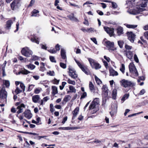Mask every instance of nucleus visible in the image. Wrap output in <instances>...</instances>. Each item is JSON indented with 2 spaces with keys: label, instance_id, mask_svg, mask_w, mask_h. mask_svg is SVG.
Wrapping results in <instances>:
<instances>
[{
  "label": "nucleus",
  "instance_id": "obj_1",
  "mask_svg": "<svg viewBox=\"0 0 148 148\" xmlns=\"http://www.w3.org/2000/svg\"><path fill=\"white\" fill-rule=\"evenodd\" d=\"M121 85L124 88L132 87L134 85V83L131 81L123 79L120 81Z\"/></svg>",
  "mask_w": 148,
  "mask_h": 148
},
{
  "label": "nucleus",
  "instance_id": "obj_2",
  "mask_svg": "<svg viewBox=\"0 0 148 148\" xmlns=\"http://www.w3.org/2000/svg\"><path fill=\"white\" fill-rule=\"evenodd\" d=\"M88 60L92 68L98 69L101 68V66L95 60L91 58H88Z\"/></svg>",
  "mask_w": 148,
  "mask_h": 148
},
{
  "label": "nucleus",
  "instance_id": "obj_3",
  "mask_svg": "<svg viewBox=\"0 0 148 148\" xmlns=\"http://www.w3.org/2000/svg\"><path fill=\"white\" fill-rule=\"evenodd\" d=\"M21 52L23 55L27 57H29L33 53L32 51L28 47L23 48L21 51Z\"/></svg>",
  "mask_w": 148,
  "mask_h": 148
},
{
  "label": "nucleus",
  "instance_id": "obj_4",
  "mask_svg": "<svg viewBox=\"0 0 148 148\" xmlns=\"http://www.w3.org/2000/svg\"><path fill=\"white\" fill-rule=\"evenodd\" d=\"M20 0H14L11 4V7L13 10L19 8L21 5Z\"/></svg>",
  "mask_w": 148,
  "mask_h": 148
},
{
  "label": "nucleus",
  "instance_id": "obj_5",
  "mask_svg": "<svg viewBox=\"0 0 148 148\" xmlns=\"http://www.w3.org/2000/svg\"><path fill=\"white\" fill-rule=\"evenodd\" d=\"M69 75L71 78L74 79H75L77 77V74L76 73L75 71L70 66H69Z\"/></svg>",
  "mask_w": 148,
  "mask_h": 148
},
{
  "label": "nucleus",
  "instance_id": "obj_6",
  "mask_svg": "<svg viewBox=\"0 0 148 148\" xmlns=\"http://www.w3.org/2000/svg\"><path fill=\"white\" fill-rule=\"evenodd\" d=\"M129 70L130 73L135 74L136 76L138 75V71L134 64L133 63L130 64L129 65Z\"/></svg>",
  "mask_w": 148,
  "mask_h": 148
},
{
  "label": "nucleus",
  "instance_id": "obj_7",
  "mask_svg": "<svg viewBox=\"0 0 148 148\" xmlns=\"http://www.w3.org/2000/svg\"><path fill=\"white\" fill-rule=\"evenodd\" d=\"M7 97V93L5 88H0V98L3 99H6Z\"/></svg>",
  "mask_w": 148,
  "mask_h": 148
},
{
  "label": "nucleus",
  "instance_id": "obj_8",
  "mask_svg": "<svg viewBox=\"0 0 148 148\" xmlns=\"http://www.w3.org/2000/svg\"><path fill=\"white\" fill-rule=\"evenodd\" d=\"M75 60L78 66L82 69V70L86 74L88 75V73L86 71V67L84 65V64L81 63L78 60H77L76 59H75Z\"/></svg>",
  "mask_w": 148,
  "mask_h": 148
},
{
  "label": "nucleus",
  "instance_id": "obj_9",
  "mask_svg": "<svg viewBox=\"0 0 148 148\" xmlns=\"http://www.w3.org/2000/svg\"><path fill=\"white\" fill-rule=\"evenodd\" d=\"M128 39L132 42H133L135 38L136 35L132 32H127Z\"/></svg>",
  "mask_w": 148,
  "mask_h": 148
},
{
  "label": "nucleus",
  "instance_id": "obj_10",
  "mask_svg": "<svg viewBox=\"0 0 148 148\" xmlns=\"http://www.w3.org/2000/svg\"><path fill=\"white\" fill-rule=\"evenodd\" d=\"M23 114L24 115V116L28 119H31L32 116V114L31 113L30 110H25Z\"/></svg>",
  "mask_w": 148,
  "mask_h": 148
},
{
  "label": "nucleus",
  "instance_id": "obj_11",
  "mask_svg": "<svg viewBox=\"0 0 148 148\" xmlns=\"http://www.w3.org/2000/svg\"><path fill=\"white\" fill-rule=\"evenodd\" d=\"M25 108V106L24 104L22 103L21 104L16 108V109L18 110L17 112V113L18 114L22 113L23 111V109Z\"/></svg>",
  "mask_w": 148,
  "mask_h": 148
},
{
  "label": "nucleus",
  "instance_id": "obj_12",
  "mask_svg": "<svg viewBox=\"0 0 148 148\" xmlns=\"http://www.w3.org/2000/svg\"><path fill=\"white\" fill-rule=\"evenodd\" d=\"M79 110V108L78 107L76 108L72 112V114H73V116L72 119L73 120L77 116L78 114V112Z\"/></svg>",
  "mask_w": 148,
  "mask_h": 148
},
{
  "label": "nucleus",
  "instance_id": "obj_13",
  "mask_svg": "<svg viewBox=\"0 0 148 148\" xmlns=\"http://www.w3.org/2000/svg\"><path fill=\"white\" fill-rule=\"evenodd\" d=\"M135 0L133 1H126V4L130 8H132L135 6Z\"/></svg>",
  "mask_w": 148,
  "mask_h": 148
},
{
  "label": "nucleus",
  "instance_id": "obj_14",
  "mask_svg": "<svg viewBox=\"0 0 148 148\" xmlns=\"http://www.w3.org/2000/svg\"><path fill=\"white\" fill-rule=\"evenodd\" d=\"M106 46L109 48H110L114 46V44L113 42H111L109 41L106 42Z\"/></svg>",
  "mask_w": 148,
  "mask_h": 148
},
{
  "label": "nucleus",
  "instance_id": "obj_15",
  "mask_svg": "<svg viewBox=\"0 0 148 148\" xmlns=\"http://www.w3.org/2000/svg\"><path fill=\"white\" fill-rule=\"evenodd\" d=\"M40 99V96L38 95H34L32 97V101L35 103L38 102Z\"/></svg>",
  "mask_w": 148,
  "mask_h": 148
},
{
  "label": "nucleus",
  "instance_id": "obj_16",
  "mask_svg": "<svg viewBox=\"0 0 148 148\" xmlns=\"http://www.w3.org/2000/svg\"><path fill=\"white\" fill-rule=\"evenodd\" d=\"M13 23L12 20H9L7 21L6 22V24L5 25L6 28L7 29H9L11 27L12 24Z\"/></svg>",
  "mask_w": 148,
  "mask_h": 148
},
{
  "label": "nucleus",
  "instance_id": "obj_17",
  "mask_svg": "<svg viewBox=\"0 0 148 148\" xmlns=\"http://www.w3.org/2000/svg\"><path fill=\"white\" fill-rule=\"evenodd\" d=\"M89 108L90 110L95 108V109H96L95 112H96L99 110L98 106H97L95 104H94L92 102L89 106Z\"/></svg>",
  "mask_w": 148,
  "mask_h": 148
},
{
  "label": "nucleus",
  "instance_id": "obj_18",
  "mask_svg": "<svg viewBox=\"0 0 148 148\" xmlns=\"http://www.w3.org/2000/svg\"><path fill=\"white\" fill-rule=\"evenodd\" d=\"M109 71L110 75L113 76H117L118 75V72L113 69H110Z\"/></svg>",
  "mask_w": 148,
  "mask_h": 148
},
{
  "label": "nucleus",
  "instance_id": "obj_19",
  "mask_svg": "<svg viewBox=\"0 0 148 148\" xmlns=\"http://www.w3.org/2000/svg\"><path fill=\"white\" fill-rule=\"evenodd\" d=\"M30 40L32 42H35L37 44H39V39L36 38L35 36L31 37Z\"/></svg>",
  "mask_w": 148,
  "mask_h": 148
},
{
  "label": "nucleus",
  "instance_id": "obj_20",
  "mask_svg": "<svg viewBox=\"0 0 148 148\" xmlns=\"http://www.w3.org/2000/svg\"><path fill=\"white\" fill-rule=\"evenodd\" d=\"M117 33L119 35H120L123 33V29L121 27H118L117 28Z\"/></svg>",
  "mask_w": 148,
  "mask_h": 148
},
{
  "label": "nucleus",
  "instance_id": "obj_21",
  "mask_svg": "<svg viewBox=\"0 0 148 148\" xmlns=\"http://www.w3.org/2000/svg\"><path fill=\"white\" fill-rule=\"evenodd\" d=\"M89 89L90 91L93 93L95 92V87L91 82H90L89 84Z\"/></svg>",
  "mask_w": 148,
  "mask_h": 148
},
{
  "label": "nucleus",
  "instance_id": "obj_22",
  "mask_svg": "<svg viewBox=\"0 0 148 148\" xmlns=\"http://www.w3.org/2000/svg\"><path fill=\"white\" fill-rule=\"evenodd\" d=\"M127 57L130 59H132L133 57V53L132 52L128 51H126Z\"/></svg>",
  "mask_w": 148,
  "mask_h": 148
},
{
  "label": "nucleus",
  "instance_id": "obj_23",
  "mask_svg": "<svg viewBox=\"0 0 148 148\" xmlns=\"http://www.w3.org/2000/svg\"><path fill=\"white\" fill-rule=\"evenodd\" d=\"M39 13V11L38 10L34 9L32 12V15L31 16H39V14H37Z\"/></svg>",
  "mask_w": 148,
  "mask_h": 148
},
{
  "label": "nucleus",
  "instance_id": "obj_24",
  "mask_svg": "<svg viewBox=\"0 0 148 148\" xmlns=\"http://www.w3.org/2000/svg\"><path fill=\"white\" fill-rule=\"evenodd\" d=\"M61 55L62 59H64L66 58L65 51L63 49H61Z\"/></svg>",
  "mask_w": 148,
  "mask_h": 148
},
{
  "label": "nucleus",
  "instance_id": "obj_25",
  "mask_svg": "<svg viewBox=\"0 0 148 148\" xmlns=\"http://www.w3.org/2000/svg\"><path fill=\"white\" fill-rule=\"evenodd\" d=\"M102 91L104 92L106 94V96L108 95V88L107 86L106 85H103L102 88Z\"/></svg>",
  "mask_w": 148,
  "mask_h": 148
},
{
  "label": "nucleus",
  "instance_id": "obj_26",
  "mask_svg": "<svg viewBox=\"0 0 148 148\" xmlns=\"http://www.w3.org/2000/svg\"><path fill=\"white\" fill-rule=\"evenodd\" d=\"M103 142V140H99L97 139H95V140L93 141V143H95L98 145H100Z\"/></svg>",
  "mask_w": 148,
  "mask_h": 148
},
{
  "label": "nucleus",
  "instance_id": "obj_27",
  "mask_svg": "<svg viewBox=\"0 0 148 148\" xmlns=\"http://www.w3.org/2000/svg\"><path fill=\"white\" fill-rule=\"evenodd\" d=\"M26 66L27 67L28 69L31 70L34 69L36 67L35 66L31 64H29L26 65Z\"/></svg>",
  "mask_w": 148,
  "mask_h": 148
},
{
  "label": "nucleus",
  "instance_id": "obj_28",
  "mask_svg": "<svg viewBox=\"0 0 148 148\" xmlns=\"http://www.w3.org/2000/svg\"><path fill=\"white\" fill-rule=\"evenodd\" d=\"M52 94L53 95H55L58 93L57 88L55 86H53L52 87Z\"/></svg>",
  "mask_w": 148,
  "mask_h": 148
},
{
  "label": "nucleus",
  "instance_id": "obj_29",
  "mask_svg": "<svg viewBox=\"0 0 148 148\" xmlns=\"http://www.w3.org/2000/svg\"><path fill=\"white\" fill-rule=\"evenodd\" d=\"M117 110V105H115V107L114 108V110H112L110 112V115L112 116L114 114V113L116 112Z\"/></svg>",
  "mask_w": 148,
  "mask_h": 148
},
{
  "label": "nucleus",
  "instance_id": "obj_30",
  "mask_svg": "<svg viewBox=\"0 0 148 148\" xmlns=\"http://www.w3.org/2000/svg\"><path fill=\"white\" fill-rule=\"evenodd\" d=\"M117 90L116 89H114L112 92V97L113 99H116L117 94Z\"/></svg>",
  "mask_w": 148,
  "mask_h": 148
},
{
  "label": "nucleus",
  "instance_id": "obj_31",
  "mask_svg": "<svg viewBox=\"0 0 148 148\" xmlns=\"http://www.w3.org/2000/svg\"><path fill=\"white\" fill-rule=\"evenodd\" d=\"M67 17L72 21H76V18L74 17V15L73 14L69 15L67 16Z\"/></svg>",
  "mask_w": 148,
  "mask_h": 148
},
{
  "label": "nucleus",
  "instance_id": "obj_32",
  "mask_svg": "<svg viewBox=\"0 0 148 148\" xmlns=\"http://www.w3.org/2000/svg\"><path fill=\"white\" fill-rule=\"evenodd\" d=\"M69 88L70 91H68L67 93L69 92H75L76 91V89L73 86H69Z\"/></svg>",
  "mask_w": 148,
  "mask_h": 148
},
{
  "label": "nucleus",
  "instance_id": "obj_33",
  "mask_svg": "<svg viewBox=\"0 0 148 148\" xmlns=\"http://www.w3.org/2000/svg\"><path fill=\"white\" fill-rule=\"evenodd\" d=\"M71 98V96L69 95H66L64 98L63 101L66 102H67L70 100Z\"/></svg>",
  "mask_w": 148,
  "mask_h": 148
},
{
  "label": "nucleus",
  "instance_id": "obj_34",
  "mask_svg": "<svg viewBox=\"0 0 148 148\" xmlns=\"http://www.w3.org/2000/svg\"><path fill=\"white\" fill-rule=\"evenodd\" d=\"M20 73L24 75H27L28 74L31 73L30 71L25 69H24L23 70H22L20 72Z\"/></svg>",
  "mask_w": 148,
  "mask_h": 148
},
{
  "label": "nucleus",
  "instance_id": "obj_35",
  "mask_svg": "<svg viewBox=\"0 0 148 148\" xmlns=\"http://www.w3.org/2000/svg\"><path fill=\"white\" fill-rule=\"evenodd\" d=\"M3 83L7 87H8L10 85V82L8 80H3Z\"/></svg>",
  "mask_w": 148,
  "mask_h": 148
},
{
  "label": "nucleus",
  "instance_id": "obj_36",
  "mask_svg": "<svg viewBox=\"0 0 148 148\" xmlns=\"http://www.w3.org/2000/svg\"><path fill=\"white\" fill-rule=\"evenodd\" d=\"M95 78L96 83L98 84H102V81L96 76L95 77Z\"/></svg>",
  "mask_w": 148,
  "mask_h": 148
},
{
  "label": "nucleus",
  "instance_id": "obj_37",
  "mask_svg": "<svg viewBox=\"0 0 148 148\" xmlns=\"http://www.w3.org/2000/svg\"><path fill=\"white\" fill-rule=\"evenodd\" d=\"M129 94L126 93L122 97L121 100L123 101H125L126 99H128L129 97Z\"/></svg>",
  "mask_w": 148,
  "mask_h": 148
},
{
  "label": "nucleus",
  "instance_id": "obj_38",
  "mask_svg": "<svg viewBox=\"0 0 148 148\" xmlns=\"http://www.w3.org/2000/svg\"><path fill=\"white\" fill-rule=\"evenodd\" d=\"M92 103L95 104L98 106V105L99 103V98H95L92 102Z\"/></svg>",
  "mask_w": 148,
  "mask_h": 148
},
{
  "label": "nucleus",
  "instance_id": "obj_39",
  "mask_svg": "<svg viewBox=\"0 0 148 148\" xmlns=\"http://www.w3.org/2000/svg\"><path fill=\"white\" fill-rule=\"evenodd\" d=\"M110 29V30H109V32H108L107 33L108 34H109V35L110 36H113L114 34V29L113 28H111L110 29Z\"/></svg>",
  "mask_w": 148,
  "mask_h": 148
},
{
  "label": "nucleus",
  "instance_id": "obj_40",
  "mask_svg": "<svg viewBox=\"0 0 148 148\" xmlns=\"http://www.w3.org/2000/svg\"><path fill=\"white\" fill-rule=\"evenodd\" d=\"M137 26V25L127 24L126 25V27L127 28L133 29L135 28Z\"/></svg>",
  "mask_w": 148,
  "mask_h": 148
},
{
  "label": "nucleus",
  "instance_id": "obj_41",
  "mask_svg": "<svg viewBox=\"0 0 148 148\" xmlns=\"http://www.w3.org/2000/svg\"><path fill=\"white\" fill-rule=\"evenodd\" d=\"M118 43L120 47L122 48L124 44V42L122 40H120L118 42Z\"/></svg>",
  "mask_w": 148,
  "mask_h": 148
},
{
  "label": "nucleus",
  "instance_id": "obj_42",
  "mask_svg": "<svg viewBox=\"0 0 148 148\" xmlns=\"http://www.w3.org/2000/svg\"><path fill=\"white\" fill-rule=\"evenodd\" d=\"M22 92V90L20 89L19 88L17 87L16 89L15 90V92L16 94H18L20 92Z\"/></svg>",
  "mask_w": 148,
  "mask_h": 148
},
{
  "label": "nucleus",
  "instance_id": "obj_43",
  "mask_svg": "<svg viewBox=\"0 0 148 148\" xmlns=\"http://www.w3.org/2000/svg\"><path fill=\"white\" fill-rule=\"evenodd\" d=\"M68 83L69 84H72L73 85H75V82L74 81H72L70 79H68Z\"/></svg>",
  "mask_w": 148,
  "mask_h": 148
},
{
  "label": "nucleus",
  "instance_id": "obj_44",
  "mask_svg": "<svg viewBox=\"0 0 148 148\" xmlns=\"http://www.w3.org/2000/svg\"><path fill=\"white\" fill-rule=\"evenodd\" d=\"M120 70L123 73L124 72V70H125V65L123 64H121V68H120Z\"/></svg>",
  "mask_w": 148,
  "mask_h": 148
},
{
  "label": "nucleus",
  "instance_id": "obj_45",
  "mask_svg": "<svg viewBox=\"0 0 148 148\" xmlns=\"http://www.w3.org/2000/svg\"><path fill=\"white\" fill-rule=\"evenodd\" d=\"M20 87L22 89L21 90H22V91H24L25 89V86L24 84L23 83H21L20 84Z\"/></svg>",
  "mask_w": 148,
  "mask_h": 148
},
{
  "label": "nucleus",
  "instance_id": "obj_46",
  "mask_svg": "<svg viewBox=\"0 0 148 148\" xmlns=\"http://www.w3.org/2000/svg\"><path fill=\"white\" fill-rule=\"evenodd\" d=\"M112 7L114 8H116L117 7V5L116 3L114 2H112Z\"/></svg>",
  "mask_w": 148,
  "mask_h": 148
},
{
  "label": "nucleus",
  "instance_id": "obj_47",
  "mask_svg": "<svg viewBox=\"0 0 148 148\" xmlns=\"http://www.w3.org/2000/svg\"><path fill=\"white\" fill-rule=\"evenodd\" d=\"M49 58L51 61L52 62H56V61L55 60V58L54 57L52 56H50Z\"/></svg>",
  "mask_w": 148,
  "mask_h": 148
},
{
  "label": "nucleus",
  "instance_id": "obj_48",
  "mask_svg": "<svg viewBox=\"0 0 148 148\" xmlns=\"http://www.w3.org/2000/svg\"><path fill=\"white\" fill-rule=\"evenodd\" d=\"M60 66L63 69H65L66 67V64L62 62H60Z\"/></svg>",
  "mask_w": 148,
  "mask_h": 148
},
{
  "label": "nucleus",
  "instance_id": "obj_49",
  "mask_svg": "<svg viewBox=\"0 0 148 148\" xmlns=\"http://www.w3.org/2000/svg\"><path fill=\"white\" fill-rule=\"evenodd\" d=\"M134 59L136 63H138L139 62V60L138 59V58L136 54H135L134 56Z\"/></svg>",
  "mask_w": 148,
  "mask_h": 148
},
{
  "label": "nucleus",
  "instance_id": "obj_50",
  "mask_svg": "<svg viewBox=\"0 0 148 148\" xmlns=\"http://www.w3.org/2000/svg\"><path fill=\"white\" fill-rule=\"evenodd\" d=\"M35 0H31L30 2L29 5L28 6V7L32 6L34 3Z\"/></svg>",
  "mask_w": 148,
  "mask_h": 148
},
{
  "label": "nucleus",
  "instance_id": "obj_51",
  "mask_svg": "<svg viewBox=\"0 0 148 148\" xmlns=\"http://www.w3.org/2000/svg\"><path fill=\"white\" fill-rule=\"evenodd\" d=\"M47 74H48L49 75L52 76L55 75V73L53 71H49V72L47 73Z\"/></svg>",
  "mask_w": 148,
  "mask_h": 148
},
{
  "label": "nucleus",
  "instance_id": "obj_52",
  "mask_svg": "<svg viewBox=\"0 0 148 148\" xmlns=\"http://www.w3.org/2000/svg\"><path fill=\"white\" fill-rule=\"evenodd\" d=\"M34 86V85L33 84L30 85L29 86L28 90L29 91H31Z\"/></svg>",
  "mask_w": 148,
  "mask_h": 148
},
{
  "label": "nucleus",
  "instance_id": "obj_53",
  "mask_svg": "<svg viewBox=\"0 0 148 148\" xmlns=\"http://www.w3.org/2000/svg\"><path fill=\"white\" fill-rule=\"evenodd\" d=\"M144 36L148 40V31L145 32L144 33Z\"/></svg>",
  "mask_w": 148,
  "mask_h": 148
},
{
  "label": "nucleus",
  "instance_id": "obj_54",
  "mask_svg": "<svg viewBox=\"0 0 148 148\" xmlns=\"http://www.w3.org/2000/svg\"><path fill=\"white\" fill-rule=\"evenodd\" d=\"M48 51L51 53H55L56 52V51L54 49H50L48 50Z\"/></svg>",
  "mask_w": 148,
  "mask_h": 148
},
{
  "label": "nucleus",
  "instance_id": "obj_55",
  "mask_svg": "<svg viewBox=\"0 0 148 148\" xmlns=\"http://www.w3.org/2000/svg\"><path fill=\"white\" fill-rule=\"evenodd\" d=\"M125 48L126 49L130 50L132 49V47L128 45H125Z\"/></svg>",
  "mask_w": 148,
  "mask_h": 148
},
{
  "label": "nucleus",
  "instance_id": "obj_56",
  "mask_svg": "<svg viewBox=\"0 0 148 148\" xmlns=\"http://www.w3.org/2000/svg\"><path fill=\"white\" fill-rule=\"evenodd\" d=\"M145 90L144 89H143L140 90V91L139 95H143L144 94V93L145 92Z\"/></svg>",
  "mask_w": 148,
  "mask_h": 148
},
{
  "label": "nucleus",
  "instance_id": "obj_57",
  "mask_svg": "<svg viewBox=\"0 0 148 148\" xmlns=\"http://www.w3.org/2000/svg\"><path fill=\"white\" fill-rule=\"evenodd\" d=\"M59 82V80H57L55 78L54 80H53V83L55 84H58Z\"/></svg>",
  "mask_w": 148,
  "mask_h": 148
},
{
  "label": "nucleus",
  "instance_id": "obj_58",
  "mask_svg": "<svg viewBox=\"0 0 148 148\" xmlns=\"http://www.w3.org/2000/svg\"><path fill=\"white\" fill-rule=\"evenodd\" d=\"M87 95V94L86 92H84L82 95L81 96V99H83Z\"/></svg>",
  "mask_w": 148,
  "mask_h": 148
},
{
  "label": "nucleus",
  "instance_id": "obj_59",
  "mask_svg": "<svg viewBox=\"0 0 148 148\" xmlns=\"http://www.w3.org/2000/svg\"><path fill=\"white\" fill-rule=\"evenodd\" d=\"M91 40L96 44H97V41L96 39L95 38H91Z\"/></svg>",
  "mask_w": 148,
  "mask_h": 148
},
{
  "label": "nucleus",
  "instance_id": "obj_60",
  "mask_svg": "<svg viewBox=\"0 0 148 148\" xmlns=\"http://www.w3.org/2000/svg\"><path fill=\"white\" fill-rule=\"evenodd\" d=\"M67 116L64 117L63 119V121L62 122V123L64 124L66 121H67Z\"/></svg>",
  "mask_w": 148,
  "mask_h": 148
},
{
  "label": "nucleus",
  "instance_id": "obj_61",
  "mask_svg": "<svg viewBox=\"0 0 148 148\" xmlns=\"http://www.w3.org/2000/svg\"><path fill=\"white\" fill-rule=\"evenodd\" d=\"M104 28L105 31H106L107 33L108 32H109V30H110V29H110L111 28H110L107 27H104Z\"/></svg>",
  "mask_w": 148,
  "mask_h": 148
},
{
  "label": "nucleus",
  "instance_id": "obj_62",
  "mask_svg": "<svg viewBox=\"0 0 148 148\" xmlns=\"http://www.w3.org/2000/svg\"><path fill=\"white\" fill-rule=\"evenodd\" d=\"M55 48L56 51H59L60 50V45L57 44L55 46Z\"/></svg>",
  "mask_w": 148,
  "mask_h": 148
},
{
  "label": "nucleus",
  "instance_id": "obj_63",
  "mask_svg": "<svg viewBox=\"0 0 148 148\" xmlns=\"http://www.w3.org/2000/svg\"><path fill=\"white\" fill-rule=\"evenodd\" d=\"M40 92V90L38 88H36L34 90V93L36 94H38Z\"/></svg>",
  "mask_w": 148,
  "mask_h": 148
},
{
  "label": "nucleus",
  "instance_id": "obj_64",
  "mask_svg": "<svg viewBox=\"0 0 148 148\" xmlns=\"http://www.w3.org/2000/svg\"><path fill=\"white\" fill-rule=\"evenodd\" d=\"M41 46V48L42 49H44L46 50L47 49V47L46 46V45H42V44H40V45Z\"/></svg>",
  "mask_w": 148,
  "mask_h": 148
}]
</instances>
